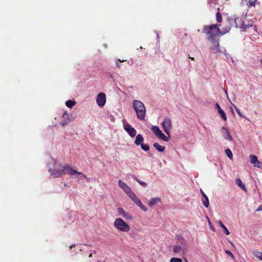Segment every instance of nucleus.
I'll use <instances>...</instances> for the list:
<instances>
[{"instance_id": "f257e3e1", "label": "nucleus", "mask_w": 262, "mask_h": 262, "mask_svg": "<svg viewBox=\"0 0 262 262\" xmlns=\"http://www.w3.org/2000/svg\"><path fill=\"white\" fill-rule=\"evenodd\" d=\"M67 165H62L60 162L53 159L49 165V171L54 178H59L66 173Z\"/></svg>"}, {"instance_id": "f03ea898", "label": "nucleus", "mask_w": 262, "mask_h": 262, "mask_svg": "<svg viewBox=\"0 0 262 262\" xmlns=\"http://www.w3.org/2000/svg\"><path fill=\"white\" fill-rule=\"evenodd\" d=\"M133 107L136 112L137 118L144 120L146 115V108L143 102L140 100H134L133 101Z\"/></svg>"}, {"instance_id": "7ed1b4c3", "label": "nucleus", "mask_w": 262, "mask_h": 262, "mask_svg": "<svg viewBox=\"0 0 262 262\" xmlns=\"http://www.w3.org/2000/svg\"><path fill=\"white\" fill-rule=\"evenodd\" d=\"M202 32L208 35V40H212L214 37L219 36L220 34V30L217 25H212L210 26H204Z\"/></svg>"}, {"instance_id": "20e7f679", "label": "nucleus", "mask_w": 262, "mask_h": 262, "mask_svg": "<svg viewBox=\"0 0 262 262\" xmlns=\"http://www.w3.org/2000/svg\"><path fill=\"white\" fill-rule=\"evenodd\" d=\"M114 227L118 231L123 232H128L130 229L129 225L120 217L115 220Z\"/></svg>"}, {"instance_id": "39448f33", "label": "nucleus", "mask_w": 262, "mask_h": 262, "mask_svg": "<svg viewBox=\"0 0 262 262\" xmlns=\"http://www.w3.org/2000/svg\"><path fill=\"white\" fill-rule=\"evenodd\" d=\"M231 21L235 25L236 28H242L244 31H247V29L252 27L251 25H246L242 18H236L234 20H231Z\"/></svg>"}, {"instance_id": "423d86ee", "label": "nucleus", "mask_w": 262, "mask_h": 262, "mask_svg": "<svg viewBox=\"0 0 262 262\" xmlns=\"http://www.w3.org/2000/svg\"><path fill=\"white\" fill-rule=\"evenodd\" d=\"M152 132L156 136L157 138L167 142L169 141V137L166 136L157 126H152L151 128Z\"/></svg>"}, {"instance_id": "0eeeda50", "label": "nucleus", "mask_w": 262, "mask_h": 262, "mask_svg": "<svg viewBox=\"0 0 262 262\" xmlns=\"http://www.w3.org/2000/svg\"><path fill=\"white\" fill-rule=\"evenodd\" d=\"M162 126L165 133L169 136L170 131L172 129V121L169 118H165L162 122Z\"/></svg>"}, {"instance_id": "6e6552de", "label": "nucleus", "mask_w": 262, "mask_h": 262, "mask_svg": "<svg viewBox=\"0 0 262 262\" xmlns=\"http://www.w3.org/2000/svg\"><path fill=\"white\" fill-rule=\"evenodd\" d=\"M123 125L124 130L132 138L135 137L137 132L125 120H123Z\"/></svg>"}, {"instance_id": "1a4fd4ad", "label": "nucleus", "mask_w": 262, "mask_h": 262, "mask_svg": "<svg viewBox=\"0 0 262 262\" xmlns=\"http://www.w3.org/2000/svg\"><path fill=\"white\" fill-rule=\"evenodd\" d=\"M128 196L132 200L135 204H136L143 211L146 212L147 210V207L143 205L140 200L134 192H132Z\"/></svg>"}, {"instance_id": "9d476101", "label": "nucleus", "mask_w": 262, "mask_h": 262, "mask_svg": "<svg viewBox=\"0 0 262 262\" xmlns=\"http://www.w3.org/2000/svg\"><path fill=\"white\" fill-rule=\"evenodd\" d=\"M67 168L66 170V173H68L71 177H75L77 178L79 176H81L82 177L84 178H86V176L83 174L81 172H78L73 169L72 168L71 166H70L69 165H67Z\"/></svg>"}, {"instance_id": "9b49d317", "label": "nucleus", "mask_w": 262, "mask_h": 262, "mask_svg": "<svg viewBox=\"0 0 262 262\" xmlns=\"http://www.w3.org/2000/svg\"><path fill=\"white\" fill-rule=\"evenodd\" d=\"M117 212L119 215L121 216L125 220L131 221L133 219V215L130 213L125 211L122 208H118L117 209Z\"/></svg>"}, {"instance_id": "f8f14e48", "label": "nucleus", "mask_w": 262, "mask_h": 262, "mask_svg": "<svg viewBox=\"0 0 262 262\" xmlns=\"http://www.w3.org/2000/svg\"><path fill=\"white\" fill-rule=\"evenodd\" d=\"M106 96L103 93L98 94L96 98V103L100 107H103L106 103Z\"/></svg>"}, {"instance_id": "ddd939ff", "label": "nucleus", "mask_w": 262, "mask_h": 262, "mask_svg": "<svg viewBox=\"0 0 262 262\" xmlns=\"http://www.w3.org/2000/svg\"><path fill=\"white\" fill-rule=\"evenodd\" d=\"M181 242L182 245H176L173 247V251L177 253H184L186 249V242L184 239H182Z\"/></svg>"}, {"instance_id": "4468645a", "label": "nucleus", "mask_w": 262, "mask_h": 262, "mask_svg": "<svg viewBox=\"0 0 262 262\" xmlns=\"http://www.w3.org/2000/svg\"><path fill=\"white\" fill-rule=\"evenodd\" d=\"M118 185L123 190V191L128 196H129L132 192H133L131 188L126 183L121 180L118 181Z\"/></svg>"}, {"instance_id": "2eb2a0df", "label": "nucleus", "mask_w": 262, "mask_h": 262, "mask_svg": "<svg viewBox=\"0 0 262 262\" xmlns=\"http://www.w3.org/2000/svg\"><path fill=\"white\" fill-rule=\"evenodd\" d=\"M250 162L254 167L262 169V163L258 161L256 156L250 155L249 156Z\"/></svg>"}, {"instance_id": "dca6fc26", "label": "nucleus", "mask_w": 262, "mask_h": 262, "mask_svg": "<svg viewBox=\"0 0 262 262\" xmlns=\"http://www.w3.org/2000/svg\"><path fill=\"white\" fill-rule=\"evenodd\" d=\"M221 132L222 134L223 137L225 139L228 141H232L233 138L230 133L229 130L225 127H222L221 129Z\"/></svg>"}, {"instance_id": "f3484780", "label": "nucleus", "mask_w": 262, "mask_h": 262, "mask_svg": "<svg viewBox=\"0 0 262 262\" xmlns=\"http://www.w3.org/2000/svg\"><path fill=\"white\" fill-rule=\"evenodd\" d=\"M210 41L212 42V46L211 49L213 51V52L214 53L221 52V51L220 48L219 41L216 40L215 39H214L212 40H210Z\"/></svg>"}, {"instance_id": "a211bd4d", "label": "nucleus", "mask_w": 262, "mask_h": 262, "mask_svg": "<svg viewBox=\"0 0 262 262\" xmlns=\"http://www.w3.org/2000/svg\"><path fill=\"white\" fill-rule=\"evenodd\" d=\"M201 194L203 195V198H204L202 199V203H203V205H204V206L205 207L207 208V207H208V206L209 205L208 198L207 196L206 195V194L203 192V191L202 189H201Z\"/></svg>"}, {"instance_id": "6ab92c4d", "label": "nucleus", "mask_w": 262, "mask_h": 262, "mask_svg": "<svg viewBox=\"0 0 262 262\" xmlns=\"http://www.w3.org/2000/svg\"><path fill=\"white\" fill-rule=\"evenodd\" d=\"M144 138L141 134H138L136 137V140L135 141V144L137 146L141 145L143 143Z\"/></svg>"}, {"instance_id": "aec40b11", "label": "nucleus", "mask_w": 262, "mask_h": 262, "mask_svg": "<svg viewBox=\"0 0 262 262\" xmlns=\"http://www.w3.org/2000/svg\"><path fill=\"white\" fill-rule=\"evenodd\" d=\"M215 107L217 109L219 113L220 114L221 117L224 121L227 120L226 115L224 111L221 108L220 105L218 103H216Z\"/></svg>"}, {"instance_id": "412c9836", "label": "nucleus", "mask_w": 262, "mask_h": 262, "mask_svg": "<svg viewBox=\"0 0 262 262\" xmlns=\"http://www.w3.org/2000/svg\"><path fill=\"white\" fill-rule=\"evenodd\" d=\"M161 199L160 198H151L148 202V205L149 206H152L157 205L158 203H160Z\"/></svg>"}, {"instance_id": "4be33fe9", "label": "nucleus", "mask_w": 262, "mask_h": 262, "mask_svg": "<svg viewBox=\"0 0 262 262\" xmlns=\"http://www.w3.org/2000/svg\"><path fill=\"white\" fill-rule=\"evenodd\" d=\"M153 146L159 152H163L165 149V147L164 146L160 145L158 143H154Z\"/></svg>"}, {"instance_id": "5701e85b", "label": "nucleus", "mask_w": 262, "mask_h": 262, "mask_svg": "<svg viewBox=\"0 0 262 262\" xmlns=\"http://www.w3.org/2000/svg\"><path fill=\"white\" fill-rule=\"evenodd\" d=\"M217 223L219 225V226L223 229L224 232L226 235H229L230 234L229 230L225 227V226L223 224V223H222V222L221 221H217Z\"/></svg>"}, {"instance_id": "b1692460", "label": "nucleus", "mask_w": 262, "mask_h": 262, "mask_svg": "<svg viewBox=\"0 0 262 262\" xmlns=\"http://www.w3.org/2000/svg\"><path fill=\"white\" fill-rule=\"evenodd\" d=\"M236 183L237 185L243 190L246 191V188L245 184L242 182V180L240 179H236Z\"/></svg>"}, {"instance_id": "393cba45", "label": "nucleus", "mask_w": 262, "mask_h": 262, "mask_svg": "<svg viewBox=\"0 0 262 262\" xmlns=\"http://www.w3.org/2000/svg\"><path fill=\"white\" fill-rule=\"evenodd\" d=\"M252 253L255 257L262 260V252L257 250H253Z\"/></svg>"}, {"instance_id": "a878e982", "label": "nucleus", "mask_w": 262, "mask_h": 262, "mask_svg": "<svg viewBox=\"0 0 262 262\" xmlns=\"http://www.w3.org/2000/svg\"><path fill=\"white\" fill-rule=\"evenodd\" d=\"M76 101L72 100H68L66 102V106L69 108H72L76 104Z\"/></svg>"}, {"instance_id": "bb28decb", "label": "nucleus", "mask_w": 262, "mask_h": 262, "mask_svg": "<svg viewBox=\"0 0 262 262\" xmlns=\"http://www.w3.org/2000/svg\"><path fill=\"white\" fill-rule=\"evenodd\" d=\"M225 153L230 160H232L233 159V154L231 150L230 149H226Z\"/></svg>"}, {"instance_id": "cd10ccee", "label": "nucleus", "mask_w": 262, "mask_h": 262, "mask_svg": "<svg viewBox=\"0 0 262 262\" xmlns=\"http://www.w3.org/2000/svg\"><path fill=\"white\" fill-rule=\"evenodd\" d=\"M216 19L218 23H221L222 21V17L219 11V9H218V11L216 14Z\"/></svg>"}, {"instance_id": "c85d7f7f", "label": "nucleus", "mask_w": 262, "mask_h": 262, "mask_svg": "<svg viewBox=\"0 0 262 262\" xmlns=\"http://www.w3.org/2000/svg\"><path fill=\"white\" fill-rule=\"evenodd\" d=\"M70 122H71L70 119L69 118H67L65 119L64 120H63L62 121H61L60 122V124L62 126H65V125L69 124L70 123Z\"/></svg>"}, {"instance_id": "c756f323", "label": "nucleus", "mask_w": 262, "mask_h": 262, "mask_svg": "<svg viewBox=\"0 0 262 262\" xmlns=\"http://www.w3.org/2000/svg\"><path fill=\"white\" fill-rule=\"evenodd\" d=\"M227 61H228V64H236V61H235L232 57H230V56H229V57H227Z\"/></svg>"}, {"instance_id": "7c9ffc66", "label": "nucleus", "mask_w": 262, "mask_h": 262, "mask_svg": "<svg viewBox=\"0 0 262 262\" xmlns=\"http://www.w3.org/2000/svg\"><path fill=\"white\" fill-rule=\"evenodd\" d=\"M140 146L141 148L145 151H147L149 149V146L148 144L143 143Z\"/></svg>"}, {"instance_id": "2f4dec72", "label": "nucleus", "mask_w": 262, "mask_h": 262, "mask_svg": "<svg viewBox=\"0 0 262 262\" xmlns=\"http://www.w3.org/2000/svg\"><path fill=\"white\" fill-rule=\"evenodd\" d=\"M257 0H248L247 5L249 7H254Z\"/></svg>"}, {"instance_id": "473e14b6", "label": "nucleus", "mask_w": 262, "mask_h": 262, "mask_svg": "<svg viewBox=\"0 0 262 262\" xmlns=\"http://www.w3.org/2000/svg\"><path fill=\"white\" fill-rule=\"evenodd\" d=\"M170 262H182V259L180 258L173 257L170 259Z\"/></svg>"}, {"instance_id": "72a5a7b5", "label": "nucleus", "mask_w": 262, "mask_h": 262, "mask_svg": "<svg viewBox=\"0 0 262 262\" xmlns=\"http://www.w3.org/2000/svg\"><path fill=\"white\" fill-rule=\"evenodd\" d=\"M206 217L208 220V224L209 225L210 229L211 230H212L213 231H215V229H214V227L213 226V225L211 224L209 218L208 217Z\"/></svg>"}, {"instance_id": "f704fd0d", "label": "nucleus", "mask_w": 262, "mask_h": 262, "mask_svg": "<svg viewBox=\"0 0 262 262\" xmlns=\"http://www.w3.org/2000/svg\"><path fill=\"white\" fill-rule=\"evenodd\" d=\"M136 180L142 186H143L144 187H146L147 186V184L145 182L141 181L138 179H136Z\"/></svg>"}, {"instance_id": "c9c22d12", "label": "nucleus", "mask_w": 262, "mask_h": 262, "mask_svg": "<svg viewBox=\"0 0 262 262\" xmlns=\"http://www.w3.org/2000/svg\"><path fill=\"white\" fill-rule=\"evenodd\" d=\"M226 253L229 255V256H230L232 258H234V256L233 255V254H232V253L229 251V250H226Z\"/></svg>"}, {"instance_id": "e433bc0d", "label": "nucleus", "mask_w": 262, "mask_h": 262, "mask_svg": "<svg viewBox=\"0 0 262 262\" xmlns=\"http://www.w3.org/2000/svg\"><path fill=\"white\" fill-rule=\"evenodd\" d=\"M235 107L236 111L237 113L238 114V115H239V116H242V117H243V115L241 114V113L240 111L239 110V109H238V108H237L236 107H235Z\"/></svg>"}, {"instance_id": "4c0bfd02", "label": "nucleus", "mask_w": 262, "mask_h": 262, "mask_svg": "<svg viewBox=\"0 0 262 262\" xmlns=\"http://www.w3.org/2000/svg\"><path fill=\"white\" fill-rule=\"evenodd\" d=\"M62 118L66 119V118H67V117H68V114L66 112H65L63 114V115H62Z\"/></svg>"}, {"instance_id": "58836bf2", "label": "nucleus", "mask_w": 262, "mask_h": 262, "mask_svg": "<svg viewBox=\"0 0 262 262\" xmlns=\"http://www.w3.org/2000/svg\"><path fill=\"white\" fill-rule=\"evenodd\" d=\"M262 210V204L260 205L256 210V211H260Z\"/></svg>"}, {"instance_id": "ea45409f", "label": "nucleus", "mask_w": 262, "mask_h": 262, "mask_svg": "<svg viewBox=\"0 0 262 262\" xmlns=\"http://www.w3.org/2000/svg\"><path fill=\"white\" fill-rule=\"evenodd\" d=\"M117 60H118L119 62H123V61H126V60H124V59L121 60V59H118Z\"/></svg>"}, {"instance_id": "a19ab883", "label": "nucleus", "mask_w": 262, "mask_h": 262, "mask_svg": "<svg viewBox=\"0 0 262 262\" xmlns=\"http://www.w3.org/2000/svg\"><path fill=\"white\" fill-rule=\"evenodd\" d=\"M75 246V244H72L71 246H70V248L72 249V248L74 247Z\"/></svg>"}, {"instance_id": "79ce46f5", "label": "nucleus", "mask_w": 262, "mask_h": 262, "mask_svg": "<svg viewBox=\"0 0 262 262\" xmlns=\"http://www.w3.org/2000/svg\"><path fill=\"white\" fill-rule=\"evenodd\" d=\"M230 27L228 28V29H226L225 33L228 32L230 30Z\"/></svg>"}, {"instance_id": "37998d69", "label": "nucleus", "mask_w": 262, "mask_h": 262, "mask_svg": "<svg viewBox=\"0 0 262 262\" xmlns=\"http://www.w3.org/2000/svg\"><path fill=\"white\" fill-rule=\"evenodd\" d=\"M103 46L104 47V48L106 49L107 48V46L106 44L104 43L103 45Z\"/></svg>"}, {"instance_id": "c03bdc74", "label": "nucleus", "mask_w": 262, "mask_h": 262, "mask_svg": "<svg viewBox=\"0 0 262 262\" xmlns=\"http://www.w3.org/2000/svg\"><path fill=\"white\" fill-rule=\"evenodd\" d=\"M92 256V254L91 253V254H90L89 255V257H91Z\"/></svg>"}, {"instance_id": "a18cd8bd", "label": "nucleus", "mask_w": 262, "mask_h": 262, "mask_svg": "<svg viewBox=\"0 0 262 262\" xmlns=\"http://www.w3.org/2000/svg\"><path fill=\"white\" fill-rule=\"evenodd\" d=\"M260 63L262 64V59L260 60Z\"/></svg>"}, {"instance_id": "49530a36", "label": "nucleus", "mask_w": 262, "mask_h": 262, "mask_svg": "<svg viewBox=\"0 0 262 262\" xmlns=\"http://www.w3.org/2000/svg\"><path fill=\"white\" fill-rule=\"evenodd\" d=\"M189 58H191V59H193V58H191V57H189Z\"/></svg>"}]
</instances>
